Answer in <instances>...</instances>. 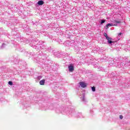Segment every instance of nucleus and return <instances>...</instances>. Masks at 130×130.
I'll use <instances>...</instances> for the list:
<instances>
[{
  "instance_id": "f257e3e1",
  "label": "nucleus",
  "mask_w": 130,
  "mask_h": 130,
  "mask_svg": "<svg viewBox=\"0 0 130 130\" xmlns=\"http://www.w3.org/2000/svg\"><path fill=\"white\" fill-rule=\"evenodd\" d=\"M69 72H71L72 73V72H74V70L75 69L74 68V66H73V64H70V65L68 67Z\"/></svg>"
},
{
  "instance_id": "f03ea898",
  "label": "nucleus",
  "mask_w": 130,
  "mask_h": 130,
  "mask_svg": "<svg viewBox=\"0 0 130 130\" xmlns=\"http://www.w3.org/2000/svg\"><path fill=\"white\" fill-rule=\"evenodd\" d=\"M79 85L82 87V88H86V87H87V84L84 82H79Z\"/></svg>"
},
{
  "instance_id": "7ed1b4c3",
  "label": "nucleus",
  "mask_w": 130,
  "mask_h": 130,
  "mask_svg": "<svg viewBox=\"0 0 130 130\" xmlns=\"http://www.w3.org/2000/svg\"><path fill=\"white\" fill-rule=\"evenodd\" d=\"M107 40H108V42L110 44H111V43H113V42L111 41L112 40V39L111 38H110L109 37L107 38Z\"/></svg>"
},
{
  "instance_id": "20e7f679",
  "label": "nucleus",
  "mask_w": 130,
  "mask_h": 130,
  "mask_svg": "<svg viewBox=\"0 0 130 130\" xmlns=\"http://www.w3.org/2000/svg\"><path fill=\"white\" fill-rule=\"evenodd\" d=\"M38 5L39 6H42L43 5H44V2L43 1H39L38 2Z\"/></svg>"
},
{
  "instance_id": "39448f33",
  "label": "nucleus",
  "mask_w": 130,
  "mask_h": 130,
  "mask_svg": "<svg viewBox=\"0 0 130 130\" xmlns=\"http://www.w3.org/2000/svg\"><path fill=\"white\" fill-rule=\"evenodd\" d=\"M44 84H45V79H43L40 81V84L42 86L44 85Z\"/></svg>"
},
{
  "instance_id": "423d86ee",
  "label": "nucleus",
  "mask_w": 130,
  "mask_h": 130,
  "mask_svg": "<svg viewBox=\"0 0 130 130\" xmlns=\"http://www.w3.org/2000/svg\"><path fill=\"white\" fill-rule=\"evenodd\" d=\"M91 90L92 92H95V91H96V87H95V86L91 87Z\"/></svg>"
},
{
  "instance_id": "0eeeda50",
  "label": "nucleus",
  "mask_w": 130,
  "mask_h": 130,
  "mask_svg": "<svg viewBox=\"0 0 130 130\" xmlns=\"http://www.w3.org/2000/svg\"><path fill=\"white\" fill-rule=\"evenodd\" d=\"M112 26V24L109 23V24H107V25H106V29H108V26Z\"/></svg>"
},
{
  "instance_id": "6e6552de",
  "label": "nucleus",
  "mask_w": 130,
  "mask_h": 130,
  "mask_svg": "<svg viewBox=\"0 0 130 130\" xmlns=\"http://www.w3.org/2000/svg\"><path fill=\"white\" fill-rule=\"evenodd\" d=\"M104 36H105V37H106V39L107 38L109 37L108 36H107V34H106V32L104 33Z\"/></svg>"
},
{
  "instance_id": "1a4fd4ad",
  "label": "nucleus",
  "mask_w": 130,
  "mask_h": 130,
  "mask_svg": "<svg viewBox=\"0 0 130 130\" xmlns=\"http://www.w3.org/2000/svg\"><path fill=\"white\" fill-rule=\"evenodd\" d=\"M8 84H9V85H10V86H12V85H13V82H12V81H9V82H8Z\"/></svg>"
},
{
  "instance_id": "9d476101",
  "label": "nucleus",
  "mask_w": 130,
  "mask_h": 130,
  "mask_svg": "<svg viewBox=\"0 0 130 130\" xmlns=\"http://www.w3.org/2000/svg\"><path fill=\"white\" fill-rule=\"evenodd\" d=\"M115 23H117V24H120V21L115 20Z\"/></svg>"
},
{
  "instance_id": "9b49d317",
  "label": "nucleus",
  "mask_w": 130,
  "mask_h": 130,
  "mask_svg": "<svg viewBox=\"0 0 130 130\" xmlns=\"http://www.w3.org/2000/svg\"><path fill=\"white\" fill-rule=\"evenodd\" d=\"M103 23H105V20H102L101 24H103Z\"/></svg>"
},
{
  "instance_id": "f8f14e48",
  "label": "nucleus",
  "mask_w": 130,
  "mask_h": 130,
  "mask_svg": "<svg viewBox=\"0 0 130 130\" xmlns=\"http://www.w3.org/2000/svg\"><path fill=\"white\" fill-rule=\"evenodd\" d=\"M119 118H120V119H122V118H123V116L121 115H120V116H119Z\"/></svg>"
},
{
  "instance_id": "ddd939ff",
  "label": "nucleus",
  "mask_w": 130,
  "mask_h": 130,
  "mask_svg": "<svg viewBox=\"0 0 130 130\" xmlns=\"http://www.w3.org/2000/svg\"><path fill=\"white\" fill-rule=\"evenodd\" d=\"M122 34V33L120 32L119 34H118V36H119V35H121Z\"/></svg>"
}]
</instances>
